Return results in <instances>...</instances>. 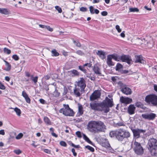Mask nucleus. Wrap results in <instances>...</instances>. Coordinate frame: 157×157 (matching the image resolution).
Wrapping results in <instances>:
<instances>
[{"label": "nucleus", "instance_id": "obj_1", "mask_svg": "<svg viewBox=\"0 0 157 157\" xmlns=\"http://www.w3.org/2000/svg\"><path fill=\"white\" fill-rule=\"evenodd\" d=\"M109 136L111 137H115L119 141H122L124 138L129 137L130 136V134L127 130L120 129L117 130L111 131L109 133Z\"/></svg>", "mask_w": 157, "mask_h": 157}, {"label": "nucleus", "instance_id": "obj_2", "mask_svg": "<svg viewBox=\"0 0 157 157\" xmlns=\"http://www.w3.org/2000/svg\"><path fill=\"white\" fill-rule=\"evenodd\" d=\"M147 148L152 155H157V140L154 138H151L148 140Z\"/></svg>", "mask_w": 157, "mask_h": 157}, {"label": "nucleus", "instance_id": "obj_3", "mask_svg": "<svg viewBox=\"0 0 157 157\" xmlns=\"http://www.w3.org/2000/svg\"><path fill=\"white\" fill-rule=\"evenodd\" d=\"M101 104L103 112L107 113L109 110V108L112 107L113 105V99L106 97L105 100L101 102Z\"/></svg>", "mask_w": 157, "mask_h": 157}, {"label": "nucleus", "instance_id": "obj_4", "mask_svg": "<svg viewBox=\"0 0 157 157\" xmlns=\"http://www.w3.org/2000/svg\"><path fill=\"white\" fill-rule=\"evenodd\" d=\"M146 102L153 106L157 105V96L155 94L147 95L145 98Z\"/></svg>", "mask_w": 157, "mask_h": 157}, {"label": "nucleus", "instance_id": "obj_5", "mask_svg": "<svg viewBox=\"0 0 157 157\" xmlns=\"http://www.w3.org/2000/svg\"><path fill=\"white\" fill-rule=\"evenodd\" d=\"M64 108L61 109L59 112L60 113H62L63 114L66 116H73L74 115V113L73 110L71 109L68 105L64 104Z\"/></svg>", "mask_w": 157, "mask_h": 157}, {"label": "nucleus", "instance_id": "obj_6", "mask_svg": "<svg viewBox=\"0 0 157 157\" xmlns=\"http://www.w3.org/2000/svg\"><path fill=\"white\" fill-rule=\"evenodd\" d=\"M97 121H91L88 123L87 128L90 132L95 133H97Z\"/></svg>", "mask_w": 157, "mask_h": 157}, {"label": "nucleus", "instance_id": "obj_7", "mask_svg": "<svg viewBox=\"0 0 157 157\" xmlns=\"http://www.w3.org/2000/svg\"><path fill=\"white\" fill-rule=\"evenodd\" d=\"M134 151L138 155H141L144 153V149L140 144L135 141L133 145Z\"/></svg>", "mask_w": 157, "mask_h": 157}, {"label": "nucleus", "instance_id": "obj_8", "mask_svg": "<svg viewBox=\"0 0 157 157\" xmlns=\"http://www.w3.org/2000/svg\"><path fill=\"white\" fill-rule=\"evenodd\" d=\"M75 86L80 89L81 91H85V89L86 86L85 80L82 78H80V79L77 82Z\"/></svg>", "mask_w": 157, "mask_h": 157}, {"label": "nucleus", "instance_id": "obj_9", "mask_svg": "<svg viewBox=\"0 0 157 157\" xmlns=\"http://www.w3.org/2000/svg\"><path fill=\"white\" fill-rule=\"evenodd\" d=\"M101 105V102L99 103L91 102L90 103V106L92 109L103 112L102 107Z\"/></svg>", "mask_w": 157, "mask_h": 157}, {"label": "nucleus", "instance_id": "obj_10", "mask_svg": "<svg viewBox=\"0 0 157 157\" xmlns=\"http://www.w3.org/2000/svg\"><path fill=\"white\" fill-rule=\"evenodd\" d=\"M141 117L149 121H153L155 119L156 115L154 113H150L142 114L141 115Z\"/></svg>", "mask_w": 157, "mask_h": 157}, {"label": "nucleus", "instance_id": "obj_11", "mask_svg": "<svg viewBox=\"0 0 157 157\" xmlns=\"http://www.w3.org/2000/svg\"><path fill=\"white\" fill-rule=\"evenodd\" d=\"M97 133L100 132H104L106 129V126L104 123L100 121H97Z\"/></svg>", "mask_w": 157, "mask_h": 157}, {"label": "nucleus", "instance_id": "obj_12", "mask_svg": "<svg viewBox=\"0 0 157 157\" xmlns=\"http://www.w3.org/2000/svg\"><path fill=\"white\" fill-rule=\"evenodd\" d=\"M132 130L133 133L134 137L136 138H138L140 137V133H144L146 132V130H145L139 129H133Z\"/></svg>", "mask_w": 157, "mask_h": 157}, {"label": "nucleus", "instance_id": "obj_13", "mask_svg": "<svg viewBox=\"0 0 157 157\" xmlns=\"http://www.w3.org/2000/svg\"><path fill=\"white\" fill-rule=\"evenodd\" d=\"M120 59L122 62H126L129 65L132 63V60L131 57L128 55H124L121 56Z\"/></svg>", "mask_w": 157, "mask_h": 157}, {"label": "nucleus", "instance_id": "obj_14", "mask_svg": "<svg viewBox=\"0 0 157 157\" xmlns=\"http://www.w3.org/2000/svg\"><path fill=\"white\" fill-rule=\"evenodd\" d=\"M101 93L98 90H95L90 96V100L91 101H94L100 97Z\"/></svg>", "mask_w": 157, "mask_h": 157}, {"label": "nucleus", "instance_id": "obj_15", "mask_svg": "<svg viewBox=\"0 0 157 157\" xmlns=\"http://www.w3.org/2000/svg\"><path fill=\"white\" fill-rule=\"evenodd\" d=\"M121 91L126 95H130L132 94L131 89L127 86H124L121 89Z\"/></svg>", "mask_w": 157, "mask_h": 157}, {"label": "nucleus", "instance_id": "obj_16", "mask_svg": "<svg viewBox=\"0 0 157 157\" xmlns=\"http://www.w3.org/2000/svg\"><path fill=\"white\" fill-rule=\"evenodd\" d=\"M120 101L122 103L127 104L131 103L132 101V99L128 97L124 98L121 97L120 98Z\"/></svg>", "mask_w": 157, "mask_h": 157}, {"label": "nucleus", "instance_id": "obj_17", "mask_svg": "<svg viewBox=\"0 0 157 157\" xmlns=\"http://www.w3.org/2000/svg\"><path fill=\"white\" fill-rule=\"evenodd\" d=\"M74 94L76 97H79L84 92V91H81L80 89L76 86L74 89Z\"/></svg>", "mask_w": 157, "mask_h": 157}, {"label": "nucleus", "instance_id": "obj_18", "mask_svg": "<svg viewBox=\"0 0 157 157\" xmlns=\"http://www.w3.org/2000/svg\"><path fill=\"white\" fill-rule=\"evenodd\" d=\"M135 109L136 107L133 105H130L128 108V112L130 115L133 114L135 113Z\"/></svg>", "mask_w": 157, "mask_h": 157}, {"label": "nucleus", "instance_id": "obj_19", "mask_svg": "<svg viewBox=\"0 0 157 157\" xmlns=\"http://www.w3.org/2000/svg\"><path fill=\"white\" fill-rule=\"evenodd\" d=\"M22 96L24 98L27 103L29 104L30 103V99L29 97L26 93L25 91H23L22 92Z\"/></svg>", "mask_w": 157, "mask_h": 157}, {"label": "nucleus", "instance_id": "obj_20", "mask_svg": "<svg viewBox=\"0 0 157 157\" xmlns=\"http://www.w3.org/2000/svg\"><path fill=\"white\" fill-rule=\"evenodd\" d=\"M93 70L96 74L98 75H101V69L97 65H94L93 68Z\"/></svg>", "mask_w": 157, "mask_h": 157}, {"label": "nucleus", "instance_id": "obj_21", "mask_svg": "<svg viewBox=\"0 0 157 157\" xmlns=\"http://www.w3.org/2000/svg\"><path fill=\"white\" fill-rule=\"evenodd\" d=\"M136 63H141L144 64V61L142 57L141 56H135Z\"/></svg>", "mask_w": 157, "mask_h": 157}, {"label": "nucleus", "instance_id": "obj_22", "mask_svg": "<svg viewBox=\"0 0 157 157\" xmlns=\"http://www.w3.org/2000/svg\"><path fill=\"white\" fill-rule=\"evenodd\" d=\"M69 75L71 76L79 75V73L77 71L75 70H72L68 71Z\"/></svg>", "mask_w": 157, "mask_h": 157}, {"label": "nucleus", "instance_id": "obj_23", "mask_svg": "<svg viewBox=\"0 0 157 157\" xmlns=\"http://www.w3.org/2000/svg\"><path fill=\"white\" fill-rule=\"evenodd\" d=\"M78 116L82 115L83 113V108L82 105L80 104H78Z\"/></svg>", "mask_w": 157, "mask_h": 157}, {"label": "nucleus", "instance_id": "obj_24", "mask_svg": "<svg viewBox=\"0 0 157 157\" xmlns=\"http://www.w3.org/2000/svg\"><path fill=\"white\" fill-rule=\"evenodd\" d=\"M108 56L111 58L117 61L119 60L120 58H119L118 55L116 54H114L112 55H109Z\"/></svg>", "mask_w": 157, "mask_h": 157}, {"label": "nucleus", "instance_id": "obj_25", "mask_svg": "<svg viewBox=\"0 0 157 157\" xmlns=\"http://www.w3.org/2000/svg\"><path fill=\"white\" fill-rule=\"evenodd\" d=\"M111 58L108 55L107 57V63L108 65L110 67L114 65V64L112 61Z\"/></svg>", "mask_w": 157, "mask_h": 157}, {"label": "nucleus", "instance_id": "obj_26", "mask_svg": "<svg viewBox=\"0 0 157 157\" xmlns=\"http://www.w3.org/2000/svg\"><path fill=\"white\" fill-rule=\"evenodd\" d=\"M97 54L102 59L105 58V53L101 51H98Z\"/></svg>", "mask_w": 157, "mask_h": 157}, {"label": "nucleus", "instance_id": "obj_27", "mask_svg": "<svg viewBox=\"0 0 157 157\" xmlns=\"http://www.w3.org/2000/svg\"><path fill=\"white\" fill-rule=\"evenodd\" d=\"M0 13L7 15L9 14V11L7 9L0 8Z\"/></svg>", "mask_w": 157, "mask_h": 157}, {"label": "nucleus", "instance_id": "obj_28", "mask_svg": "<svg viewBox=\"0 0 157 157\" xmlns=\"http://www.w3.org/2000/svg\"><path fill=\"white\" fill-rule=\"evenodd\" d=\"M4 61L5 63V65L6 67L5 68V70L7 71H9L11 69V65L7 61L4 60Z\"/></svg>", "mask_w": 157, "mask_h": 157}, {"label": "nucleus", "instance_id": "obj_29", "mask_svg": "<svg viewBox=\"0 0 157 157\" xmlns=\"http://www.w3.org/2000/svg\"><path fill=\"white\" fill-rule=\"evenodd\" d=\"M83 138L86 141L87 143L91 144H92V142L90 140L89 138L85 134H83Z\"/></svg>", "mask_w": 157, "mask_h": 157}, {"label": "nucleus", "instance_id": "obj_30", "mask_svg": "<svg viewBox=\"0 0 157 157\" xmlns=\"http://www.w3.org/2000/svg\"><path fill=\"white\" fill-rule=\"evenodd\" d=\"M44 122L47 124L50 125L51 124V122L49 119L47 117H45L44 118Z\"/></svg>", "mask_w": 157, "mask_h": 157}, {"label": "nucleus", "instance_id": "obj_31", "mask_svg": "<svg viewBox=\"0 0 157 157\" xmlns=\"http://www.w3.org/2000/svg\"><path fill=\"white\" fill-rule=\"evenodd\" d=\"M52 56H57L59 55V54L56 49H54L51 51Z\"/></svg>", "mask_w": 157, "mask_h": 157}, {"label": "nucleus", "instance_id": "obj_32", "mask_svg": "<svg viewBox=\"0 0 157 157\" xmlns=\"http://www.w3.org/2000/svg\"><path fill=\"white\" fill-rule=\"evenodd\" d=\"M129 12H138L139 9L137 8H130L129 9Z\"/></svg>", "mask_w": 157, "mask_h": 157}, {"label": "nucleus", "instance_id": "obj_33", "mask_svg": "<svg viewBox=\"0 0 157 157\" xmlns=\"http://www.w3.org/2000/svg\"><path fill=\"white\" fill-rule=\"evenodd\" d=\"M14 111L16 112V114L18 116H20L21 114V111L20 109L16 107L14 109Z\"/></svg>", "mask_w": 157, "mask_h": 157}, {"label": "nucleus", "instance_id": "obj_34", "mask_svg": "<svg viewBox=\"0 0 157 157\" xmlns=\"http://www.w3.org/2000/svg\"><path fill=\"white\" fill-rule=\"evenodd\" d=\"M85 67L84 65L83 66H78V69L84 73H86V70L84 68Z\"/></svg>", "mask_w": 157, "mask_h": 157}, {"label": "nucleus", "instance_id": "obj_35", "mask_svg": "<svg viewBox=\"0 0 157 157\" xmlns=\"http://www.w3.org/2000/svg\"><path fill=\"white\" fill-rule=\"evenodd\" d=\"M3 51L4 53H6L7 54H9L11 53V50L8 48H5L3 49Z\"/></svg>", "mask_w": 157, "mask_h": 157}, {"label": "nucleus", "instance_id": "obj_36", "mask_svg": "<svg viewBox=\"0 0 157 157\" xmlns=\"http://www.w3.org/2000/svg\"><path fill=\"white\" fill-rule=\"evenodd\" d=\"M60 93L58 92V90L56 88L55 90L53 93V95L55 97H58Z\"/></svg>", "mask_w": 157, "mask_h": 157}, {"label": "nucleus", "instance_id": "obj_37", "mask_svg": "<svg viewBox=\"0 0 157 157\" xmlns=\"http://www.w3.org/2000/svg\"><path fill=\"white\" fill-rule=\"evenodd\" d=\"M23 135L22 133H20L15 138L17 140H19L22 137Z\"/></svg>", "mask_w": 157, "mask_h": 157}, {"label": "nucleus", "instance_id": "obj_38", "mask_svg": "<svg viewBox=\"0 0 157 157\" xmlns=\"http://www.w3.org/2000/svg\"><path fill=\"white\" fill-rule=\"evenodd\" d=\"M85 148L87 149L88 150H89L92 152H94V149L93 147L89 145L86 146Z\"/></svg>", "mask_w": 157, "mask_h": 157}, {"label": "nucleus", "instance_id": "obj_39", "mask_svg": "<svg viewBox=\"0 0 157 157\" xmlns=\"http://www.w3.org/2000/svg\"><path fill=\"white\" fill-rule=\"evenodd\" d=\"M122 66L121 64L117 63L116 67V70L117 71L119 70L122 68Z\"/></svg>", "mask_w": 157, "mask_h": 157}, {"label": "nucleus", "instance_id": "obj_40", "mask_svg": "<svg viewBox=\"0 0 157 157\" xmlns=\"http://www.w3.org/2000/svg\"><path fill=\"white\" fill-rule=\"evenodd\" d=\"M17 155H18L22 153V151L19 149L15 150L13 151Z\"/></svg>", "mask_w": 157, "mask_h": 157}, {"label": "nucleus", "instance_id": "obj_41", "mask_svg": "<svg viewBox=\"0 0 157 157\" xmlns=\"http://www.w3.org/2000/svg\"><path fill=\"white\" fill-rule=\"evenodd\" d=\"M55 8L59 13H61L62 12L61 8L58 6H55Z\"/></svg>", "mask_w": 157, "mask_h": 157}, {"label": "nucleus", "instance_id": "obj_42", "mask_svg": "<svg viewBox=\"0 0 157 157\" xmlns=\"http://www.w3.org/2000/svg\"><path fill=\"white\" fill-rule=\"evenodd\" d=\"M75 53L81 56H83V55H84V53L81 50H78L76 51Z\"/></svg>", "mask_w": 157, "mask_h": 157}, {"label": "nucleus", "instance_id": "obj_43", "mask_svg": "<svg viewBox=\"0 0 157 157\" xmlns=\"http://www.w3.org/2000/svg\"><path fill=\"white\" fill-rule=\"evenodd\" d=\"M60 144L63 146L64 147H66L67 146V144L64 141H61L60 142Z\"/></svg>", "mask_w": 157, "mask_h": 157}, {"label": "nucleus", "instance_id": "obj_44", "mask_svg": "<svg viewBox=\"0 0 157 157\" xmlns=\"http://www.w3.org/2000/svg\"><path fill=\"white\" fill-rule=\"evenodd\" d=\"M102 145L105 147H108L110 146V144L108 141H106L105 144V143H102Z\"/></svg>", "mask_w": 157, "mask_h": 157}, {"label": "nucleus", "instance_id": "obj_45", "mask_svg": "<svg viewBox=\"0 0 157 157\" xmlns=\"http://www.w3.org/2000/svg\"><path fill=\"white\" fill-rule=\"evenodd\" d=\"M80 10L82 12H86L87 10V9L86 7H82L80 8Z\"/></svg>", "mask_w": 157, "mask_h": 157}, {"label": "nucleus", "instance_id": "obj_46", "mask_svg": "<svg viewBox=\"0 0 157 157\" xmlns=\"http://www.w3.org/2000/svg\"><path fill=\"white\" fill-rule=\"evenodd\" d=\"M12 58L16 61L18 60L19 59L18 56L16 55H13Z\"/></svg>", "mask_w": 157, "mask_h": 157}, {"label": "nucleus", "instance_id": "obj_47", "mask_svg": "<svg viewBox=\"0 0 157 157\" xmlns=\"http://www.w3.org/2000/svg\"><path fill=\"white\" fill-rule=\"evenodd\" d=\"M90 13L91 14H94V7L92 6H90Z\"/></svg>", "mask_w": 157, "mask_h": 157}, {"label": "nucleus", "instance_id": "obj_48", "mask_svg": "<svg viewBox=\"0 0 157 157\" xmlns=\"http://www.w3.org/2000/svg\"><path fill=\"white\" fill-rule=\"evenodd\" d=\"M50 78V75H47L44 76L43 78L46 80L49 79Z\"/></svg>", "mask_w": 157, "mask_h": 157}, {"label": "nucleus", "instance_id": "obj_49", "mask_svg": "<svg viewBox=\"0 0 157 157\" xmlns=\"http://www.w3.org/2000/svg\"><path fill=\"white\" fill-rule=\"evenodd\" d=\"M76 135L79 138H80L82 137L81 132L80 131L76 132Z\"/></svg>", "mask_w": 157, "mask_h": 157}, {"label": "nucleus", "instance_id": "obj_50", "mask_svg": "<svg viewBox=\"0 0 157 157\" xmlns=\"http://www.w3.org/2000/svg\"><path fill=\"white\" fill-rule=\"evenodd\" d=\"M84 66H87L88 67H91L92 64L90 63H86L84 64Z\"/></svg>", "mask_w": 157, "mask_h": 157}, {"label": "nucleus", "instance_id": "obj_51", "mask_svg": "<svg viewBox=\"0 0 157 157\" xmlns=\"http://www.w3.org/2000/svg\"><path fill=\"white\" fill-rule=\"evenodd\" d=\"M116 29L118 33H120L121 31V30L120 28V26L118 25H116Z\"/></svg>", "mask_w": 157, "mask_h": 157}, {"label": "nucleus", "instance_id": "obj_52", "mask_svg": "<svg viewBox=\"0 0 157 157\" xmlns=\"http://www.w3.org/2000/svg\"><path fill=\"white\" fill-rule=\"evenodd\" d=\"M73 42L75 44L76 46L78 47H80L81 46V44L78 42H77L74 40Z\"/></svg>", "mask_w": 157, "mask_h": 157}, {"label": "nucleus", "instance_id": "obj_53", "mask_svg": "<svg viewBox=\"0 0 157 157\" xmlns=\"http://www.w3.org/2000/svg\"><path fill=\"white\" fill-rule=\"evenodd\" d=\"M45 28L48 30L50 32H52L53 31V29L50 27V26H45Z\"/></svg>", "mask_w": 157, "mask_h": 157}, {"label": "nucleus", "instance_id": "obj_54", "mask_svg": "<svg viewBox=\"0 0 157 157\" xmlns=\"http://www.w3.org/2000/svg\"><path fill=\"white\" fill-rule=\"evenodd\" d=\"M5 88V86L0 82V89L2 90H4Z\"/></svg>", "mask_w": 157, "mask_h": 157}, {"label": "nucleus", "instance_id": "obj_55", "mask_svg": "<svg viewBox=\"0 0 157 157\" xmlns=\"http://www.w3.org/2000/svg\"><path fill=\"white\" fill-rule=\"evenodd\" d=\"M37 79L38 77L37 76H36L33 78V79H32V80L33 81V82L35 83H36L37 81Z\"/></svg>", "mask_w": 157, "mask_h": 157}, {"label": "nucleus", "instance_id": "obj_56", "mask_svg": "<svg viewBox=\"0 0 157 157\" xmlns=\"http://www.w3.org/2000/svg\"><path fill=\"white\" fill-rule=\"evenodd\" d=\"M71 151L73 153V155L74 156H76L77 155V153L75 152V150L74 148H72Z\"/></svg>", "mask_w": 157, "mask_h": 157}, {"label": "nucleus", "instance_id": "obj_57", "mask_svg": "<svg viewBox=\"0 0 157 157\" xmlns=\"http://www.w3.org/2000/svg\"><path fill=\"white\" fill-rule=\"evenodd\" d=\"M72 146L76 148H78L80 147L79 145H75L73 143H71V144Z\"/></svg>", "mask_w": 157, "mask_h": 157}, {"label": "nucleus", "instance_id": "obj_58", "mask_svg": "<svg viewBox=\"0 0 157 157\" xmlns=\"http://www.w3.org/2000/svg\"><path fill=\"white\" fill-rule=\"evenodd\" d=\"M101 15L103 16H106L107 15L108 13L106 11H103L101 13Z\"/></svg>", "mask_w": 157, "mask_h": 157}, {"label": "nucleus", "instance_id": "obj_59", "mask_svg": "<svg viewBox=\"0 0 157 157\" xmlns=\"http://www.w3.org/2000/svg\"><path fill=\"white\" fill-rule=\"evenodd\" d=\"M117 125L119 126H124V124L122 122H119L117 124Z\"/></svg>", "mask_w": 157, "mask_h": 157}, {"label": "nucleus", "instance_id": "obj_60", "mask_svg": "<svg viewBox=\"0 0 157 157\" xmlns=\"http://www.w3.org/2000/svg\"><path fill=\"white\" fill-rule=\"evenodd\" d=\"M43 151L44 152H45L46 153H48V154H50V150L48 149H44L43 150Z\"/></svg>", "mask_w": 157, "mask_h": 157}, {"label": "nucleus", "instance_id": "obj_61", "mask_svg": "<svg viewBox=\"0 0 157 157\" xmlns=\"http://www.w3.org/2000/svg\"><path fill=\"white\" fill-rule=\"evenodd\" d=\"M39 101L42 104H44L46 102V101L42 99H40Z\"/></svg>", "mask_w": 157, "mask_h": 157}, {"label": "nucleus", "instance_id": "obj_62", "mask_svg": "<svg viewBox=\"0 0 157 157\" xmlns=\"http://www.w3.org/2000/svg\"><path fill=\"white\" fill-rule=\"evenodd\" d=\"M5 134L4 130L3 129L0 130V135H4Z\"/></svg>", "mask_w": 157, "mask_h": 157}, {"label": "nucleus", "instance_id": "obj_63", "mask_svg": "<svg viewBox=\"0 0 157 157\" xmlns=\"http://www.w3.org/2000/svg\"><path fill=\"white\" fill-rule=\"evenodd\" d=\"M101 0H93L92 3L94 4L99 3Z\"/></svg>", "mask_w": 157, "mask_h": 157}, {"label": "nucleus", "instance_id": "obj_64", "mask_svg": "<svg viewBox=\"0 0 157 157\" xmlns=\"http://www.w3.org/2000/svg\"><path fill=\"white\" fill-rule=\"evenodd\" d=\"M99 13V11L98 9H95L94 11V13H95L96 14H98Z\"/></svg>", "mask_w": 157, "mask_h": 157}]
</instances>
